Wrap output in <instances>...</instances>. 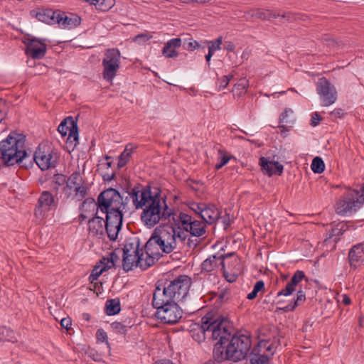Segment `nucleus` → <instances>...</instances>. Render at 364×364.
I'll list each match as a JSON object with an SVG mask.
<instances>
[{
	"instance_id": "nucleus-1",
	"label": "nucleus",
	"mask_w": 364,
	"mask_h": 364,
	"mask_svg": "<svg viewBox=\"0 0 364 364\" xmlns=\"http://www.w3.org/2000/svg\"><path fill=\"white\" fill-rule=\"evenodd\" d=\"M199 331L201 334L193 335V338L198 342L206 337L218 340L213 352L215 360L218 363L226 360L240 361L245 358L251 348L249 336L238 333L232 336V324L225 316L206 314L201 318Z\"/></svg>"
},
{
	"instance_id": "nucleus-2",
	"label": "nucleus",
	"mask_w": 364,
	"mask_h": 364,
	"mask_svg": "<svg viewBox=\"0 0 364 364\" xmlns=\"http://www.w3.org/2000/svg\"><path fill=\"white\" fill-rule=\"evenodd\" d=\"M161 189L148 183H138V208H143L140 215L141 223L148 228H154L160 221L169 220L173 214V208H169L166 199L161 201Z\"/></svg>"
},
{
	"instance_id": "nucleus-3",
	"label": "nucleus",
	"mask_w": 364,
	"mask_h": 364,
	"mask_svg": "<svg viewBox=\"0 0 364 364\" xmlns=\"http://www.w3.org/2000/svg\"><path fill=\"white\" fill-rule=\"evenodd\" d=\"M191 284V278L185 274L179 275L172 280L160 279L156 283L153 299L161 302L164 301L178 302L186 296Z\"/></svg>"
},
{
	"instance_id": "nucleus-4",
	"label": "nucleus",
	"mask_w": 364,
	"mask_h": 364,
	"mask_svg": "<svg viewBox=\"0 0 364 364\" xmlns=\"http://www.w3.org/2000/svg\"><path fill=\"white\" fill-rule=\"evenodd\" d=\"M24 143V136L16 132H11L0 142L1 159L6 166H26L24 161L29 159L30 156L23 149Z\"/></svg>"
},
{
	"instance_id": "nucleus-5",
	"label": "nucleus",
	"mask_w": 364,
	"mask_h": 364,
	"mask_svg": "<svg viewBox=\"0 0 364 364\" xmlns=\"http://www.w3.org/2000/svg\"><path fill=\"white\" fill-rule=\"evenodd\" d=\"M171 222L162 223L157 226L153 234L159 242L161 250L166 254L172 252L177 247L178 242H183L186 236L182 231L177 232Z\"/></svg>"
},
{
	"instance_id": "nucleus-6",
	"label": "nucleus",
	"mask_w": 364,
	"mask_h": 364,
	"mask_svg": "<svg viewBox=\"0 0 364 364\" xmlns=\"http://www.w3.org/2000/svg\"><path fill=\"white\" fill-rule=\"evenodd\" d=\"M358 190L349 189L344 193L335 204L336 213L339 215L348 216L355 213L364 203V187Z\"/></svg>"
},
{
	"instance_id": "nucleus-7",
	"label": "nucleus",
	"mask_w": 364,
	"mask_h": 364,
	"mask_svg": "<svg viewBox=\"0 0 364 364\" xmlns=\"http://www.w3.org/2000/svg\"><path fill=\"white\" fill-rule=\"evenodd\" d=\"M153 307L156 309V316L164 323H176L183 316V311L178 305V302L157 301L153 299Z\"/></svg>"
},
{
	"instance_id": "nucleus-8",
	"label": "nucleus",
	"mask_w": 364,
	"mask_h": 364,
	"mask_svg": "<svg viewBox=\"0 0 364 364\" xmlns=\"http://www.w3.org/2000/svg\"><path fill=\"white\" fill-rule=\"evenodd\" d=\"M139 241L138 240V267L142 270H146L161 256L159 251L161 250L160 244L156 236L152 233L144 246V250L139 249Z\"/></svg>"
},
{
	"instance_id": "nucleus-9",
	"label": "nucleus",
	"mask_w": 364,
	"mask_h": 364,
	"mask_svg": "<svg viewBox=\"0 0 364 364\" xmlns=\"http://www.w3.org/2000/svg\"><path fill=\"white\" fill-rule=\"evenodd\" d=\"M123 196L114 188H108L102 191L97 198V203L94 199L90 198V203L101 212L121 210L122 206L124 209L127 202L122 200Z\"/></svg>"
},
{
	"instance_id": "nucleus-10",
	"label": "nucleus",
	"mask_w": 364,
	"mask_h": 364,
	"mask_svg": "<svg viewBox=\"0 0 364 364\" xmlns=\"http://www.w3.org/2000/svg\"><path fill=\"white\" fill-rule=\"evenodd\" d=\"M63 191L68 198L81 201L87 195L88 188L80 173L75 171L68 177Z\"/></svg>"
},
{
	"instance_id": "nucleus-11",
	"label": "nucleus",
	"mask_w": 364,
	"mask_h": 364,
	"mask_svg": "<svg viewBox=\"0 0 364 364\" xmlns=\"http://www.w3.org/2000/svg\"><path fill=\"white\" fill-rule=\"evenodd\" d=\"M120 53L118 50L108 49L102 60L103 77L111 82L119 68Z\"/></svg>"
},
{
	"instance_id": "nucleus-12",
	"label": "nucleus",
	"mask_w": 364,
	"mask_h": 364,
	"mask_svg": "<svg viewBox=\"0 0 364 364\" xmlns=\"http://www.w3.org/2000/svg\"><path fill=\"white\" fill-rule=\"evenodd\" d=\"M122 210L101 212L105 215V229L110 240L115 241L122 225Z\"/></svg>"
},
{
	"instance_id": "nucleus-13",
	"label": "nucleus",
	"mask_w": 364,
	"mask_h": 364,
	"mask_svg": "<svg viewBox=\"0 0 364 364\" xmlns=\"http://www.w3.org/2000/svg\"><path fill=\"white\" fill-rule=\"evenodd\" d=\"M268 342L260 341L254 347L246 359L245 364H269L270 358L274 355L273 346H267Z\"/></svg>"
},
{
	"instance_id": "nucleus-14",
	"label": "nucleus",
	"mask_w": 364,
	"mask_h": 364,
	"mask_svg": "<svg viewBox=\"0 0 364 364\" xmlns=\"http://www.w3.org/2000/svg\"><path fill=\"white\" fill-rule=\"evenodd\" d=\"M52 149L46 144H40L36 149L33 160L43 171L54 167L56 163V157L53 154Z\"/></svg>"
},
{
	"instance_id": "nucleus-15",
	"label": "nucleus",
	"mask_w": 364,
	"mask_h": 364,
	"mask_svg": "<svg viewBox=\"0 0 364 364\" xmlns=\"http://www.w3.org/2000/svg\"><path fill=\"white\" fill-rule=\"evenodd\" d=\"M316 90L321 98L323 106H329L336 101V90L326 77L318 79L316 84Z\"/></svg>"
},
{
	"instance_id": "nucleus-16",
	"label": "nucleus",
	"mask_w": 364,
	"mask_h": 364,
	"mask_svg": "<svg viewBox=\"0 0 364 364\" xmlns=\"http://www.w3.org/2000/svg\"><path fill=\"white\" fill-rule=\"evenodd\" d=\"M58 202L55 201L53 196L48 191H43L38 200L35 208V215L37 218L43 217L46 213L57 207Z\"/></svg>"
},
{
	"instance_id": "nucleus-17",
	"label": "nucleus",
	"mask_w": 364,
	"mask_h": 364,
	"mask_svg": "<svg viewBox=\"0 0 364 364\" xmlns=\"http://www.w3.org/2000/svg\"><path fill=\"white\" fill-rule=\"evenodd\" d=\"M136 267V242H127L123 248L122 268L125 272Z\"/></svg>"
},
{
	"instance_id": "nucleus-18",
	"label": "nucleus",
	"mask_w": 364,
	"mask_h": 364,
	"mask_svg": "<svg viewBox=\"0 0 364 364\" xmlns=\"http://www.w3.org/2000/svg\"><path fill=\"white\" fill-rule=\"evenodd\" d=\"M193 218L190 215L180 212L176 214L173 209V214L171 216V222L175 226L174 228L177 230V232L182 231L183 235L186 236V239L188 237L189 230H191V223Z\"/></svg>"
},
{
	"instance_id": "nucleus-19",
	"label": "nucleus",
	"mask_w": 364,
	"mask_h": 364,
	"mask_svg": "<svg viewBox=\"0 0 364 364\" xmlns=\"http://www.w3.org/2000/svg\"><path fill=\"white\" fill-rule=\"evenodd\" d=\"M46 44L36 38L28 39L26 54L33 59H41L46 53Z\"/></svg>"
},
{
	"instance_id": "nucleus-20",
	"label": "nucleus",
	"mask_w": 364,
	"mask_h": 364,
	"mask_svg": "<svg viewBox=\"0 0 364 364\" xmlns=\"http://www.w3.org/2000/svg\"><path fill=\"white\" fill-rule=\"evenodd\" d=\"M99 210L97 209L95 215L88 221V230L92 236L102 237L105 235V219L99 215Z\"/></svg>"
},
{
	"instance_id": "nucleus-21",
	"label": "nucleus",
	"mask_w": 364,
	"mask_h": 364,
	"mask_svg": "<svg viewBox=\"0 0 364 364\" xmlns=\"http://www.w3.org/2000/svg\"><path fill=\"white\" fill-rule=\"evenodd\" d=\"M348 261L351 268L356 269L364 262V243L354 245L348 252Z\"/></svg>"
},
{
	"instance_id": "nucleus-22",
	"label": "nucleus",
	"mask_w": 364,
	"mask_h": 364,
	"mask_svg": "<svg viewBox=\"0 0 364 364\" xmlns=\"http://www.w3.org/2000/svg\"><path fill=\"white\" fill-rule=\"evenodd\" d=\"M225 256L221 255L220 256L212 255L207 258L201 264V272H210L218 268L220 265L222 268H225Z\"/></svg>"
},
{
	"instance_id": "nucleus-23",
	"label": "nucleus",
	"mask_w": 364,
	"mask_h": 364,
	"mask_svg": "<svg viewBox=\"0 0 364 364\" xmlns=\"http://www.w3.org/2000/svg\"><path fill=\"white\" fill-rule=\"evenodd\" d=\"M33 13H35V16L38 21L48 24H55L59 10L54 11L51 9H41L37 12L31 11V14Z\"/></svg>"
},
{
	"instance_id": "nucleus-24",
	"label": "nucleus",
	"mask_w": 364,
	"mask_h": 364,
	"mask_svg": "<svg viewBox=\"0 0 364 364\" xmlns=\"http://www.w3.org/2000/svg\"><path fill=\"white\" fill-rule=\"evenodd\" d=\"M222 212L219 210L215 205H205L201 219L207 224L211 225L220 219V215Z\"/></svg>"
},
{
	"instance_id": "nucleus-25",
	"label": "nucleus",
	"mask_w": 364,
	"mask_h": 364,
	"mask_svg": "<svg viewBox=\"0 0 364 364\" xmlns=\"http://www.w3.org/2000/svg\"><path fill=\"white\" fill-rule=\"evenodd\" d=\"M182 45V41L180 38H175L168 41L162 49V54L167 58H176L178 53L176 50Z\"/></svg>"
},
{
	"instance_id": "nucleus-26",
	"label": "nucleus",
	"mask_w": 364,
	"mask_h": 364,
	"mask_svg": "<svg viewBox=\"0 0 364 364\" xmlns=\"http://www.w3.org/2000/svg\"><path fill=\"white\" fill-rule=\"evenodd\" d=\"M57 23L63 28H72L80 23V18L77 16H68L64 12L59 11Z\"/></svg>"
},
{
	"instance_id": "nucleus-27",
	"label": "nucleus",
	"mask_w": 364,
	"mask_h": 364,
	"mask_svg": "<svg viewBox=\"0 0 364 364\" xmlns=\"http://www.w3.org/2000/svg\"><path fill=\"white\" fill-rule=\"evenodd\" d=\"M77 127V122L73 119V117H67L59 124L58 131L63 136H65L68 132H70V130H72L71 136H76Z\"/></svg>"
},
{
	"instance_id": "nucleus-28",
	"label": "nucleus",
	"mask_w": 364,
	"mask_h": 364,
	"mask_svg": "<svg viewBox=\"0 0 364 364\" xmlns=\"http://www.w3.org/2000/svg\"><path fill=\"white\" fill-rule=\"evenodd\" d=\"M110 159V156H106L105 161L100 164L98 168L103 180L106 181H111L115 176V172L111 167L112 161H109Z\"/></svg>"
},
{
	"instance_id": "nucleus-29",
	"label": "nucleus",
	"mask_w": 364,
	"mask_h": 364,
	"mask_svg": "<svg viewBox=\"0 0 364 364\" xmlns=\"http://www.w3.org/2000/svg\"><path fill=\"white\" fill-rule=\"evenodd\" d=\"M292 114L293 111L290 108H286L284 111L281 114L279 117L280 125L279 126V128L282 132H289V128L292 127L294 119L289 118V115Z\"/></svg>"
},
{
	"instance_id": "nucleus-30",
	"label": "nucleus",
	"mask_w": 364,
	"mask_h": 364,
	"mask_svg": "<svg viewBox=\"0 0 364 364\" xmlns=\"http://www.w3.org/2000/svg\"><path fill=\"white\" fill-rule=\"evenodd\" d=\"M306 300V295L302 290L297 291L296 298L291 301L289 304L279 307V309L284 312L293 311L298 306L303 304Z\"/></svg>"
},
{
	"instance_id": "nucleus-31",
	"label": "nucleus",
	"mask_w": 364,
	"mask_h": 364,
	"mask_svg": "<svg viewBox=\"0 0 364 364\" xmlns=\"http://www.w3.org/2000/svg\"><path fill=\"white\" fill-rule=\"evenodd\" d=\"M206 223L203 220H193L191 223V230H189L188 232L191 233L192 236L195 237H200L203 236L206 230Z\"/></svg>"
},
{
	"instance_id": "nucleus-32",
	"label": "nucleus",
	"mask_w": 364,
	"mask_h": 364,
	"mask_svg": "<svg viewBox=\"0 0 364 364\" xmlns=\"http://www.w3.org/2000/svg\"><path fill=\"white\" fill-rule=\"evenodd\" d=\"M121 310L119 299H108L105 304V312L108 316L116 315Z\"/></svg>"
},
{
	"instance_id": "nucleus-33",
	"label": "nucleus",
	"mask_w": 364,
	"mask_h": 364,
	"mask_svg": "<svg viewBox=\"0 0 364 364\" xmlns=\"http://www.w3.org/2000/svg\"><path fill=\"white\" fill-rule=\"evenodd\" d=\"M250 15L252 18H257L262 20L269 19L270 18H276L278 16H280L279 14L272 13L269 10H263V9H257L252 11Z\"/></svg>"
},
{
	"instance_id": "nucleus-34",
	"label": "nucleus",
	"mask_w": 364,
	"mask_h": 364,
	"mask_svg": "<svg viewBox=\"0 0 364 364\" xmlns=\"http://www.w3.org/2000/svg\"><path fill=\"white\" fill-rule=\"evenodd\" d=\"M0 341H6L12 343L17 342L15 333L6 326H0Z\"/></svg>"
},
{
	"instance_id": "nucleus-35",
	"label": "nucleus",
	"mask_w": 364,
	"mask_h": 364,
	"mask_svg": "<svg viewBox=\"0 0 364 364\" xmlns=\"http://www.w3.org/2000/svg\"><path fill=\"white\" fill-rule=\"evenodd\" d=\"M134 146L132 144H128L126 146L124 151L119 156L118 167L122 168L128 162L129 157L133 151Z\"/></svg>"
},
{
	"instance_id": "nucleus-36",
	"label": "nucleus",
	"mask_w": 364,
	"mask_h": 364,
	"mask_svg": "<svg viewBox=\"0 0 364 364\" xmlns=\"http://www.w3.org/2000/svg\"><path fill=\"white\" fill-rule=\"evenodd\" d=\"M109 269L108 267L105 265L104 264H101L100 262L97 264H96L93 269L92 270V272L89 277V281L91 283H94L95 281H96L98 277L102 274L103 272Z\"/></svg>"
},
{
	"instance_id": "nucleus-37",
	"label": "nucleus",
	"mask_w": 364,
	"mask_h": 364,
	"mask_svg": "<svg viewBox=\"0 0 364 364\" xmlns=\"http://www.w3.org/2000/svg\"><path fill=\"white\" fill-rule=\"evenodd\" d=\"M273 162L274 161H269L265 157H261L259 159V165L262 168V171L269 176H272Z\"/></svg>"
},
{
	"instance_id": "nucleus-38",
	"label": "nucleus",
	"mask_w": 364,
	"mask_h": 364,
	"mask_svg": "<svg viewBox=\"0 0 364 364\" xmlns=\"http://www.w3.org/2000/svg\"><path fill=\"white\" fill-rule=\"evenodd\" d=\"M311 170L315 173H321L325 169V164L323 159L319 156H316L311 165Z\"/></svg>"
},
{
	"instance_id": "nucleus-39",
	"label": "nucleus",
	"mask_w": 364,
	"mask_h": 364,
	"mask_svg": "<svg viewBox=\"0 0 364 364\" xmlns=\"http://www.w3.org/2000/svg\"><path fill=\"white\" fill-rule=\"evenodd\" d=\"M264 289V283L263 281L259 280L257 281L254 285L253 290L247 294V298L249 300H252L255 299L257 296L259 291L263 290Z\"/></svg>"
},
{
	"instance_id": "nucleus-40",
	"label": "nucleus",
	"mask_w": 364,
	"mask_h": 364,
	"mask_svg": "<svg viewBox=\"0 0 364 364\" xmlns=\"http://www.w3.org/2000/svg\"><path fill=\"white\" fill-rule=\"evenodd\" d=\"M119 257L116 253L112 252L109 254V256L107 257H103L100 260L101 264H104L106 265L108 269H110L112 267H114L115 263L117 262Z\"/></svg>"
},
{
	"instance_id": "nucleus-41",
	"label": "nucleus",
	"mask_w": 364,
	"mask_h": 364,
	"mask_svg": "<svg viewBox=\"0 0 364 364\" xmlns=\"http://www.w3.org/2000/svg\"><path fill=\"white\" fill-rule=\"evenodd\" d=\"M280 16L282 18H286L289 22H294L299 20H304V15L299 13L287 12Z\"/></svg>"
},
{
	"instance_id": "nucleus-42",
	"label": "nucleus",
	"mask_w": 364,
	"mask_h": 364,
	"mask_svg": "<svg viewBox=\"0 0 364 364\" xmlns=\"http://www.w3.org/2000/svg\"><path fill=\"white\" fill-rule=\"evenodd\" d=\"M205 203L191 202L188 204L189 208L193 210L195 213L198 214L200 218L205 208Z\"/></svg>"
},
{
	"instance_id": "nucleus-43",
	"label": "nucleus",
	"mask_w": 364,
	"mask_h": 364,
	"mask_svg": "<svg viewBox=\"0 0 364 364\" xmlns=\"http://www.w3.org/2000/svg\"><path fill=\"white\" fill-rule=\"evenodd\" d=\"M346 227L345 224L339 223L335 228H333L329 232V237H337L343 234L346 231L344 228Z\"/></svg>"
},
{
	"instance_id": "nucleus-44",
	"label": "nucleus",
	"mask_w": 364,
	"mask_h": 364,
	"mask_svg": "<svg viewBox=\"0 0 364 364\" xmlns=\"http://www.w3.org/2000/svg\"><path fill=\"white\" fill-rule=\"evenodd\" d=\"M132 326V324L130 325L129 323H128V325H125L121 322H117V321L113 322L111 324V327L114 330H115L117 332L120 333H125L127 331V327L131 328Z\"/></svg>"
},
{
	"instance_id": "nucleus-45",
	"label": "nucleus",
	"mask_w": 364,
	"mask_h": 364,
	"mask_svg": "<svg viewBox=\"0 0 364 364\" xmlns=\"http://www.w3.org/2000/svg\"><path fill=\"white\" fill-rule=\"evenodd\" d=\"M67 178L66 176L63 174H55L53 176V182L57 185L56 187H53L54 189H58V186H63L64 184L66 185L67 183Z\"/></svg>"
},
{
	"instance_id": "nucleus-46",
	"label": "nucleus",
	"mask_w": 364,
	"mask_h": 364,
	"mask_svg": "<svg viewBox=\"0 0 364 364\" xmlns=\"http://www.w3.org/2000/svg\"><path fill=\"white\" fill-rule=\"evenodd\" d=\"M274 330L275 331L277 332V336H273V341L269 343V341H266L267 342H268V343L267 344V346H273V350H274V353L275 352V350L276 348L281 345V338H283L282 336L280 335V332L276 328H274Z\"/></svg>"
},
{
	"instance_id": "nucleus-47",
	"label": "nucleus",
	"mask_w": 364,
	"mask_h": 364,
	"mask_svg": "<svg viewBox=\"0 0 364 364\" xmlns=\"http://www.w3.org/2000/svg\"><path fill=\"white\" fill-rule=\"evenodd\" d=\"M232 77V75H224L221 79L218 80V90H220L222 89L225 88Z\"/></svg>"
},
{
	"instance_id": "nucleus-48",
	"label": "nucleus",
	"mask_w": 364,
	"mask_h": 364,
	"mask_svg": "<svg viewBox=\"0 0 364 364\" xmlns=\"http://www.w3.org/2000/svg\"><path fill=\"white\" fill-rule=\"evenodd\" d=\"M220 219L224 225V229H227L233 222V218L229 213L225 212L224 215H220Z\"/></svg>"
},
{
	"instance_id": "nucleus-49",
	"label": "nucleus",
	"mask_w": 364,
	"mask_h": 364,
	"mask_svg": "<svg viewBox=\"0 0 364 364\" xmlns=\"http://www.w3.org/2000/svg\"><path fill=\"white\" fill-rule=\"evenodd\" d=\"M222 41L223 38L221 36L218 37L215 41H210V45L208 46V50H212L214 53L215 50H220Z\"/></svg>"
},
{
	"instance_id": "nucleus-50",
	"label": "nucleus",
	"mask_w": 364,
	"mask_h": 364,
	"mask_svg": "<svg viewBox=\"0 0 364 364\" xmlns=\"http://www.w3.org/2000/svg\"><path fill=\"white\" fill-rule=\"evenodd\" d=\"M295 290H296L295 288H293L289 284H287L285 288L282 289L281 291H279L277 293V296H287L291 295Z\"/></svg>"
},
{
	"instance_id": "nucleus-51",
	"label": "nucleus",
	"mask_w": 364,
	"mask_h": 364,
	"mask_svg": "<svg viewBox=\"0 0 364 364\" xmlns=\"http://www.w3.org/2000/svg\"><path fill=\"white\" fill-rule=\"evenodd\" d=\"M96 337L98 341L106 342L107 345L109 346L107 333L103 329L100 328L97 330Z\"/></svg>"
},
{
	"instance_id": "nucleus-52",
	"label": "nucleus",
	"mask_w": 364,
	"mask_h": 364,
	"mask_svg": "<svg viewBox=\"0 0 364 364\" xmlns=\"http://www.w3.org/2000/svg\"><path fill=\"white\" fill-rule=\"evenodd\" d=\"M153 36L151 33L145 31L144 33L138 34V43H146L149 40L151 39Z\"/></svg>"
},
{
	"instance_id": "nucleus-53",
	"label": "nucleus",
	"mask_w": 364,
	"mask_h": 364,
	"mask_svg": "<svg viewBox=\"0 0 364 364\" xmlns=\"http://www.w3.org/2000/svg\"><path fill=\"white\" fill-rule=\"evenodd\" d=\"M322 117L321 116V114H319L318 112H314L312 113L311 114V123L310 124L312 126V127H316L317 126L320 122L322 120Z\"/></svg>"
},
{
	"instance_id": "nucleus-54",
	"label": "nucleus",
	"mask_w": 364,
	"mask_h": 364,
	"mask_svg": "<svg viewBox=\"0 0 364 364\" xmlns=\"http://www.w3.org/2000/svg\"><path fill=\"white\" fill-rule=\"evenodd\" d=\"M272 165H273L272 175L275 174V175L281 176L282 174L283 170H284L283 165L280 164L277 161H274Z\"/></svg>"
},
{
	"instance_id": "nucleus-55",
	"label": "nucleus",
	"mask_w": 364,
	"mask_h": 364,
	"mask_svg": "<svg viewBox=\"0 0 364 364\" xmlns=\"http://www.w3.org/2000/svg\"><path fill=\"white\" fill-rule=\"evenodd\" d=\"M191 41L187 43L186 46H184L185 49L188 50L193 51L200 47L199 43L193 39H190Z\"/></svg>"
},
{
	"instance_id": "nucleus-56",
	"label": "nucleus",
	"mask_w": 364,
	"mask_h": 364,
	"mask_svg": "<svg viewBox=\"0 0 364 364\" xmlns=\"http://www.w3.org/2000/svg\"><path fill=\"white\" fill-rule=\"evenodd\" d=\"M127 196H126V200L128 199V196H130L132 199V202L135 208H136V187L132 188L130 192L127 191Z\"/></svg>"
},
{
	"instance_id": "nucleus-57",
	"label": "nucleus",
	"mask_w": 364,
	"mask_h": 364,
	"mask_svg": "<svg viewBox=\"0 0 364 364\" xmlns=\"http://www.w3.org/2000/svg\"><path fill=\"white\" fill-rule=\"evenodd\" d=\"M321 41L326 43L328 46L333 47L336 45V42L334 39H332L328 34H325L323 36Z\"/></svg>"
},
{
	"instance_id": "nucleus-58",
	"label": "nucleus",
	"mask_w": 364,
	"mask_h": 364,
	"mask_svg": "<svg viewBox=\"0 0 364 364\" xmlns=\"http://www.w3.org/2000/svg\"><path fill=\"white\" fill-rule=\"evenodd\" d=\"M230 159V157L227 156V155H223L221 158H220V163L217 164L215 165V169L216 170H219L223 166H224Z\"/></svg>"
},
{
	"instance_id": "nucleus-59",
	"label": "nucleus",
	"mask_w": 364,
	"mask_h": 364,
	"mask_svg": "<svg viewBox=\"0 0 364 364\" xmlns=\"http://www.w3.org/2000/svg\"><path fill=\"white\" fill-rule=\"evenodd\" d=\"M6 103L2 99H0V123L6 117Z\"/></svg>"
},
{
	"instance_id": "nucleus-60",
	"label": "nucleus",
	"mask_w": 364,
	"mask_h": 364,
	"mask_svg": "<svg viewBox=\"0 0 364 364\" xmlns=\"http://www.w3.org/2000/svg\"><path fill=\"white\" fill-rule=\"evenodd\" d=\"M305 277L304 272L303 271L297 270L294 275L292 276V279L296 281L297 284L301 282V280Z\"/></svg>"
},
{
	"instance_id": "nucleus-61",
	"label": "nucleus",
	"mask_w": 364,
	"mask_h": 364,
	"mask_svg": "<svg viewBox=\"0 0 364 364\" xmlns=\"http://www.w3.org/2000/svg\"><path fill=\"white\" fill-rule=\"evenodd\" d=\"M72 135V130H70V132H69V134H68V137L67 139V142L68 143H74L75 145H76V144L78 142V138H79V135H78V127H77V134H76V138H75V135L71 136Z\"/></svg>"
},
{
	"instance_id": "nucleus-62",
	"label": "nucleus",
	"mask_w": 364,
	"mask_h": 364,
	"mask_svg": "<svg viewBox=\"0 0 364 364\" xmlns=\"http://www.w3.org/2000/svg\"><path fill=\"white\" fill-rule=\"evenodd\" d=\"M344 110L341 108L335 109L333 111L331 112V115L336 118H341L344 115Z\"/></svg>"
},
{
	"instance_id": "nucleus-63",
	"label": "nucleus",
	"mask_w": 364,
	"mask_h": 364,
	"mask_svg": "<svg viewBox=\"0 0 364 364\" xmlns=\"http://www.w3.org/2000/svg\"><path fill=\"white\" fill-rule=\"evenodd\" d=\"M71 320L70 318H63L61 321H60V325L62 327L66 328L67 330L70 328V327L71 326Z\"/></svg>"
},
{
	"instance_id": "nucleus-64",
	"label": "nucleus",
	"mask_w": 364,
	"mask_h": 364,
	"mask_svg": "<svg viewBox=\"0 0 364 364\" xmlns=\"http://www.w3.org/2000/svg\"><path fill=\"white\" fill-rule=\"evenodd\" d=\"M235 48V46L231 41H225V42L224 49H225L226 50L232 52V51H234Z\"/></svg>"
}]
</instances>
